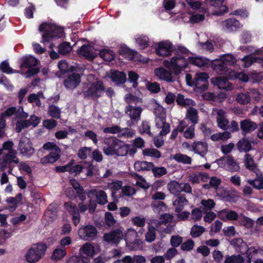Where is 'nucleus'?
Here are the masks:
<instances>
[{"label": "nucleus", "instance_id": "f257e3e1", "mask_svg": "<svg viewBox=\"0 0 263 263\" xmlns=\"http://www.w3.org/2000/svg\"><path fill=\"white\" fill-rule=\"evenodd\" d=\"M39 30L43 32L42 42L48 43L54 38H61L64 34V29L55 24L43 22L39 26Z\"/></svg>", "mask_w": 263, "mask_h": 263}, {"label": "nucleus", "instance_id": "f03ea898", "mask_svg": "<svg viewBox=\"0 0 263 263\" xmlns=\"http://www.w3.org/2000/svg\"><path fill=\"white\" fill-rule=\"evenodd\" d=\"M189 64V58L186 59L184 56L180 54L173 57L170 61H163L164 66L172 70L175 76L179 75L182 71L184 70Z\"/></svg>", "mask_w": 263, "mask_h": 263}, {"label": "nucleus", "instance_id": "7ed1b4c3", "mask_svg": "<svg viewBox=\"0 0 263 263\" xmlns=\"http://www.w3.org/2000/svg\"><path fill=\"white\" fill-rule=\"evenodd\" d=\"M47 249V245L45 242L33 243L25 255L26 261L29 263H35L39 261L44 256Z\"/></svg>", "mask_w": 263, "mask_h": 263}, {"label": "nucleus", "instance_id": "20e7f679", "mask_svg": "<svg viewBox=\"0 0 263 263\" xmlns=\"http://www.w3.org/2000/svg\"><path fill=\"white\" fill-rule=\"evenodd\" d=\"M42 147L45 150L49 151L50 153L41 159L40 163L42 164L53 163L60 158L61 150L54 142H48Z\"/></svg>", "mask_w": 263, "mask_h": 263}, {"label": "nucleus", "instance_id": "39448f33", "mask_svg": "<svg viewBox=\"0 0 263 263\" xmlns=\"http://www.w3.org/2000/svg\"><path fill=\"white\" fill-rule=\"evenodd\" d=\"M105 89L103 81L97 80L89 84L87 89L83 91V95L85 99L98 100L102 96Z\"/></svg>", "mask_w": 263, "mask_h": 263}, {"label": "nucleus", "instance_id": "423d86ee", "mask_svg": "<svg viewBox=\"0 0 263 263\" xmlns=\"http://www.w3.org/2000/svg\"><path fill=\"white\" fill-rule=\"evenodd\" d=\"M218 166L221 167H225L227 170L231 172H236L240 170L238 163L234 160L232 156H222L215 161Z\"/></svg>", "mask_w": 263, "mask_h": 263}, {"label": "nucleus", "instance_id": "0eeeda50", "mask_svg": "<svg viewBox=\"0 0 263 263\" xmlns=\"http://www.w3.org/2000/svg\"><path fill=\"white\" fill-rule=\"evenodd\" d=\"M15 151H8L2 156V160L0 163V170L4 172L8 167L15 166L19 163V159L17 157Z\"/></svg>", "mask_w": 263, "mask_h": 263}, {"label": "nucleus", "instance_id": "6e6552de", "mask_svg": "<svg viewBox=\"0 0 263 263\" xmlns=\"http://www.w3.org/2000/svg\"><path fill=\"white\" fill-rule=\"evenodd\" d=\"M209 76L205 72L196 73L195 76V90L197 92H202L207 90L209 86Z\"/></svg>", "mask_w": 263, "mask_h": 263}, {"label": "nucleus", "instance_id": "1a4fd4ad", "mask_svg": "<svg viewBox=\"0 0 263 263\" xmlns=\"http://www.w3.org/2000/svg\"><path fill=\"white\" fill-rule=\"evenodd\" d=\"M80 237L84 239H94L97 234L96 228L91 224L84 226L78 231Z\"/></svg>", "mask_w": 263, "mask_h": 263}, {"label": "nucleus", "instance_id": "9d476101", "mask_svg": "<svg viewBox=\"0 0 263 263\" xmlns=\"http://www.w3.org/2000/svg\"><path fill=\"white\" fill-rule=\"evenodd\" d=\"M18 151L22 155L28 157L31 156L35 152L34 148L32 146V143L26 139H22L20 140Z\"/></svg>", "mask_w": 263, "mask_h": 263}, {"label": "nucleus", "instance_id": "9b49d317", "mask_svg": "<svg viewBox=\"0 0 263 263\" xmlns=\"http://www.w3.org/2000/svg\"><path fill=\"white\" fill-rule=\"evenodd\" d=\"M258 127V125L249 119H245L240 122V128L241 134L246 136L250 134Z\"/></svg>", "mask_w": 263, "mask_h": 263}, {"label": "nucleus", "instance_id": "f8f14e48", "mask_svg": "<svg viewBox=\"0 0 263 263\" xmlns=\"http://www.w3.org/2000/svg\"><path fill=\"white\" fill-rule=\"evenodd\" d=\"M125 113L127 114L132 121L137 122L140 120L142 109L140 106L134 105H128L125 109Z\"/></svg>", "mask_w": 263, "mask_h": 263}, {"label": "nucleus", "instance_id": "ddd939ff", "mask_svg": "<svg viewBox=\"0 0 263 263\" xmlns=\"http://www.w3.org/2000/svg\"><path fill=\"white\" fill-rule=\"evenodd\" d=\"M173 45L170 42H160L156 49V53L159 56L167 57L171 55L173 51Z\"/></svg>", "mask_w": 263, "mask_h": 263}, {"label": "nucleus", "instance_id": "4468645a", "mask_svg": "<svg viewBox=\"0 0 263 263\" xmlns=\"http://www.w3.org/2000/svg\"><path fill=\"white\" fill-rule=\"evenodd\" d=\"M121 132L122 135L123 136H126L127 137H133L134 133L133 132L130 131V130L128 128H125L122 129V128L118 125H112L110 127H106L104 128L103 132L105 134H117Z\"/></svg>", "mask_w": 263, "mask_h": 263}, {"label": "nucleus", "instance_id": "2eb2a0df", "mask_svg": "<svg viewBox=\"0 0 263 263\" xmlns=\"http://www.w3.org/2000/svg\"><path fill=\"white\" fill-rule=\"evenodd\" d=\"M123 238L122 231L120 229H116L104 235L105 241L115 244L118 243Z\"/></svg>", "mask_w": 263, "mask_h": 263}, {"label": "nucleus", "instance_id": "dca6fc26", "mask_svg": "<svg viewBox=\"0 0 263 263\" xmlns=\"http://www.w3.org/2000/svg\"><path fill=\"white\" fill-rule=\"evenodd\" d=\"M81 82V77L79 74L72 73L64 80L63 84L64 86L69 89L76 88Z\"/></svg>", "mask_w": 263, "mask_h": 263}, {"label": "nucleus", "instance_id": "f3484780", "mask_svg": "<svg viewBox=\"0 0 263 263\" xmlns=\"http://www.w3.org/2000/svg\"><path fill=\"white\" fill-rule=\"evenodd\" d=\"M211 82L220 89L227 90L230 89V84L228 82V79L225 77L218 76L213 78L211 80Z\"/></svg>", "mask_w": 263, "mask_h": 263}, {"label": "nucleus", "instance_id": "a211bd4d", "mask_svg": "<svg viewBox=\"0 0 263 263\" xmlns=\"http://www.w3.org/2000/svg\"><path fill=\"white\" fill-rule=\"evenodd\" d=\"M211 67L214 71L220 74L226 73L229 69V67L220 59L212 61L211 62Z\"/></svg>", "mask_w": 263, "mask_h": 263}, {"label": "nucleus", "instance_id": "6ab92c4d", "mask_svg": "<svg viewBox=\"0 0 263 263\" xmlns=\"http://www.w3.org/2000/svg\"><path fill=\"white\" fill-rule=\"evenodd\" d=\"M156 76L158 77L160 79L163 80L167 82H173L172 70H167L164 68L159 67L155 70Z\"/></svg>", "mask_w": 263, "mask_h": 263}, {"label": "nucleus", "instance_id": "aec40b11", "mask_svg": "<svg viewBox=\"0 0 263 263\" xmlns=\"http://www.w3.org/2000/svg\"><path fill=\"white\" fill-rule=\"evenodd\" d=\"M240 23L235 18H230L222 22V29L227 31H233L240 28Z\"/></svg>", "mask_w": 263, "mask_h": 263}, {"label": "nucleus", "instance_id": "412c9836", "mask_svg": "<svg viewBox=\"0 0 263 263\" xmlns=\"http://www.w3.org/2000/svg\"><path fill=\"white\" fill-rule=\"evenodd\" d=\"M188 200L186 199L185 195L178 194L173 202L174 205L176 206L175 210V212L180 213L184 209V205L188 204Z\"/></svg>", "mask_w": 263, "mask_h": 263}, {"label": "nucleus", "instance_id": "4be33fe9", "mask_svg": "<svg viewBox=\"0 0 263 263\" xmlns=\"http://www.w3.org/2000/svg\"><path fill=\"white\" fill-rule=\"evenodd\" d=\"M111 80L116 85H120L124 84L126 80V74L123 71L114 70L111 72Z\"/></svg>", "mask_w": 263, "mask_h": 263}, {"label": "nucleus", "instance_id": "5701e85b", "mask_svg": "<svg viewBox=\"0 0 263 263\" xmlns=\"http://www.w3.org/2000/svg\"><path fill=\"white\" fill-rule=\"evenodd\" d=\"M78 53L89 61H92L96 57L92 47L89 45H83L78 50Z\"/></svg>", "mask_w": 263, "mask_h": 263}, {"label": "nucleus", "instance_id": "b1692460", "mask_svg": "<svg viewBox=\"0 0 263 263\" xmlns=\"http://www.w3.org/2000/svg\"><path fill=\"white\" fill-rule=\"evenodd\" d=\"M237 148L239 152H244L246 154L253 148L251 141L247 138L243 137L237 142Z\"/></svg>", "mask_w": 263, "mask_h": 263}, {"label": "nucleus", "instance_id": "393cba45", "mask_svg": "<svg viewBox=\"0 0 263 263\" xmlns=\"http://www.w3.org/2000/svg\"><path fill=\"white\" fill-rule=\"evenodd\" d=\"M90 194L96 197V201L99 204L104 205L107 202V196L104 191L90 190L89 191V194Z\"/></svg>", "mask_w": 263, "mask_h": 263}, {"label": "nucleus", "instance_id": "a878e982", "mask_svg": "<svg viewBox=\"0 0 263 263\" xmlns=\"http://www.w3.org/2000/svg\"><path fill=\"white\" fill-rule=\"evenodd\" d=\"M154 167V163L151 162L147 161H136L134 163V169L137 172H141L144 171H151Z\"/></svg>", "mask_w": 263, "mask_h": 263}, {"label": "nucleus", "instance_id": "bb28decb", "mask_svg": "<svg viewBox=\"0 0 263 263\" xmlns=\"http://www.w3.org/2000/svg\"><path fill=\"white\" fill-rule=\"evenodd\" d=\"M190 64L199 67H208L209 60L202 57H189Z\"/></svg>", "mask_w": 263, "mask_h": 263}, {"label": "nucleus", "instance_id": "cd10ccee", "mask_svg": "<svg viewBox=\"0 0 263 263\" xmlns=\"http://www.w3.org/2000/svg\"><path fill=\"white\" fill-rule=\"evenodd\" d=\"M192 148L195 153L202 156V154L208 151V144L205 142H195L192 145Z\"/></svg>", "mask_w": 263, "mask_h": 263}, {"label": "nucleus", "instance_id": "c85d7f7f", "mask_svg": "<svg viewBox=\"0 0 263 263\" xmlns=\"http://www.w3.org/2000/svg\"><path fill=\"white\" fill-rule=\"evenodd\" d=\"M182 183H179L176 181H171L167 184V188L171 194L177 195L182 191Z\"/></svg>", "mask_w": 263, "mask_h": 263}, {"label": "nucleus", "instance_id": "c756f323", "mask_svg": "<svg viewBox=\"0 0 263 263\" xmlns=\"http://www.w3.org/2000/svg\"><path fill=\"white\" fill-rule=\"evenodd\" d=\"M223 263H245L243 257L239 255H233L225 256V260Z\"/></svg>", "mask_w": 263, "mask_h": 263}, {"label": "nucleus", "instance_id": "7c9ffc66", "mask_svg": "<svg viewBox=\"0 0 263 263\" xmlns=\"http://www.w3.org/2000/svg\"><path fill=\"white\" fill-rule=\"evenodd\" d=\"M119 53L123 56L128 57L133 59L137 54V51L129 48L127 46L124 45L120 47Z\"/></svg>", "mask_w": 263, "mask_h": 263}, {"label": "nucleus", "instance_id": "2f4dec72", "mask_svg": "<svg viewBox=\"0 0 263 263\" xmlns=\"http://www.w3.org/2000/svg\"><path fill=\"white\" fill-rule=\"evenodd\" d=\"M48 113L53 118L59 119L61 117V109L54 105H49Z\"/></svg>", "mask_w": 263, "mask_h": 263}, {"label": "nucleus", "instance_id": "473e14b6", "mask_svg": "<svg viewBox=\"0 0 263 263\" xmlns=\"http://www.w3.org/2000/svg\"><path fill=\"white\" fill-rule=\"evenodd\" d=\"M245 164L246 167L251 171H254L256 168V164L251 155L246 154L245 156Z\"/></svg>", "mask_w": 263, "mask_h": 263}, {"label": "nucleus", "instance_id": "72a5a7b5", "mask_svg": "<svg viewBox=\"0 0 263 263\" xmlns=\"http://www.w3.org/2000/svg\"><path fill=\"white\" fill-rule=\"evenodd\" d=\"M220 59L222 60L226 65L229 66H234L236 63V59L232 54H226L220 57Z\"/></svg>", "mask_w": 263, "mask_h": 263}, {"label": "nucleus", "instance_id": "f704fd0d", "mask_svg": "<svg viewBox=\"0 0 263 263\" xmlns=\"http://www.w3.org/2000/svg\"><path fill=\"white\" fill-rule=\"evenodd\" d=\"M128 144H125L120 140V143L116 149V155L120 156H125L128 154Z\"/></svg>", "mask_w": 263, "mask_h": 263}, {"label": "nucleus", "instance_id": "c9c22d12", "mask_svg": "<svg viewBox=\"0 0 263 263\" xmlns=\"http://www.w3.org/2000/svg\"><path fill=\"white\" fill-rule=\"evenodd\" d=\"M173 158L177 162L182 163L183 164H190L192 162V159L191 157L181 153H178L174 155Z\"/></svg>", "mask_w": 263, "mask_h": 263}, {"label": "nucleus", "instance_id": "e433bc0d", "mask_svg": "<svg viewBox=\"0 0 263 263\" xmlns=\"http://www.w3.org/2000/svg\"><path fill=\"white\" fill-rule=\"evenodd\" d=\"M100 57L104 61L110 62L115 58L112 51L110 49H103L99 52Z\"/></svg>", "mask_w": 263, "mask_h": 263}, {"label": "nucleus", "instance_id": "4c0bfd02", "mask_svg": "<svg viewBox=\"0 0 263 263\" xmlns=\"http://www.w3.org/2000/svg\"><path fill=\"white\" fill-rule=\"evenodd\" d=\"M66 254L65 248H57L53 252L51 258L55 260H59L62 259Z\"/></svg>", "mask_w": 263, "mask_h": 263}, {"label": "nucleus", "instance_id": "58836bf2", "mask_svg": "<svg viewBox=\"0 0 263 263\" xmlns=\"http://www.w3.org/2000/svg\"><path fill=\"white\" fill-rule=\"evenodd\" d=\"M151 206L158 213L164 212L166 209V204L162 201H153L151 203Z\"/></svg>", "mask_w": 263, "mask_h": 263}, {"label": "nucleus", "instance_id": "ea45409f", "mask_svg": "<svg viewBox=\"0 0 263 263\" xmlns=\"http://www.w3.org/2000/svg\"><path fill=\"white\" fill-rule=\"evenodd\" d=\"M64 207L66 210L72 215H79V210L76 204L72 202H67L64 203Z\"/></svg>", "mask_w": 263, "mask_h": 263}, {"label": "nucleus", "instance_id": "a19ab883", "mask_svg": "<svg viewBox=\"0 0 263 263\" xmlns=\"http://www.w3.org/2000/svg\"><path fill=\"white\" fill-rule=\"evenodd\" d=\"M84 164L86 165V166L83 167V168L86 171V177H91L95 175L94 172L98 170L93 164V161H85Z\"/></svg>", "mask_w": 263, "mask_h": 263}, {"label": "nucleus", "instance_id": "79ce46f5", "mask_svg": "<svg viewBox=\"0 0 263 263\" xmlns=\"http://www.w3.org/2000/svg\"><path fill=\"white\" fill-rule=\"evenodd\" d=\"M186 117L195 125L198 121L197 110L193 107H190L187 111Z\"/></svg>", "mask_w": 263, "mask_h": 263}, {"label": "nucleus", "instance_id": "37998d69", "mask_svg": "<svg viewBox=\"0 0 263 263\" xmlns=\"http://www.w3.org/2000/svg\"><path fill=\"white\" fill-rule=\"evenodd\" d=\"M229 77L230 79L232 80L239 79L243 82H247L249 80L248 76L242 72H238L233 71V72L229 75Z\"/></svg>", "mask_w": 263, "mask_h": 263}, {"label": "nucleus", "instance_id": "c03bdc74", "mask_svg": "<svg viewBox=\"0 0 263 263\" xmlns=\"http://www.w3.org/2000/svg\"><path fill=\"white\" fill-rule=\"evenodd\" d=\"M136 43L141 49H145L149 45V39L145 35H141L136 39Z\"/></svg>", "mask_w": 263, "mask_h": 263}, {"label": "nucleus", "instance_id": "a18cd8bd", "mask_svg": "<svg viewBox=\"0 0 263 263\" xmlns=\"http://www.w3.org/2000/svg\"><path fill=\"white\" fill-rule=\"evenodd\" d=\"M142 153L145 156H149L156 158H160L161 157L160 152L155 148H145L143 150Z\"/></svg>", "mask_w": 263, "mask_h": 263}, {"label": "nucleus", "instance_id": "49530a36", "mask_svg": "<svg viewBox=\"0 0 263 263\" xmlns=\"http://www.w3.org/2000/svg\"><path fill=\"white\" fill-rule=\"evenodd\" d=\"M37 65V60L34 57L26 58L23 61L21 66L27 68L35 67Z\"/></svg>", "mask_w": 263, "mask_h": 263}, {"label": "nucleus", "instance_id": "de8ad7c7", "mask_svg": "<svg viewBox=\"0 0 263 263\" xmlns=\"http://www.w3.org/2000/svg\"><path fill=\"white\" fill-rule=\"evenodd\" d=\"M71 47L69 42H64L58 46V52L59 54L65 55L71 50Z\"/></svg>", "mask_w": 263, "mask_h": 263}, {"label": "nucleus", "instance_id": "09e8293b", "mask_svg": "<svg viewBox=\"0 0 263 263\" xmlns=\"http://www.w3.org/2000/svg\"><path fill=\"white\" fill-rule=\"evenodd\" d=\"M120 140L116 137H110L104 139V142L109 147L116 149L120 143Z\"/></svg>", "mask_w": 263, "mask_h": 263}, {"label": "nucleus", "instance_id": "8fccbe9b", "mask_svg": "<svg viewBox=\"0 0 263 263\" xmlns=\"http://www.w3.org/2000/svg\"><path fill=\"white\" fill-rule=\"evenodd\" d=\"M205 231V228L202 226L195 224L191 228L190 235L193 237L200 236Z\"/></svg>", "mask_w": 263, "mask_h": 263}, {"label": "nucleus", "instance_id": "3c124183", "mask_svg": "<svg viewBox=\"0 0 263 263\" xmlns=\"http://www.w3.org/2000/svg\"><path fill=\"white\" fill-rule=\"evenodd\" d=\"M0 70L4 73L6 74H11L16 72L15 70H14L10 67L8 61H4L0 64Z\"/></svg>", "mask_w": 263, "mask_h": 263}, {"label": "nucleus", "instance_id": "603ef678", "mask_svg": "<svg viewBox=\"0 0 263 263\" xmlns=\"http://www.w3.org/2000/svg\"><path fill=\"white\" fill-rule=\"evenodd\" d=\"M236 101L241 104L245 105L250 102L251 98L248 94L240 93L237 95Z\"/></svg>", "mask_w": 263, "mask_h": 263}, {"label": "nucleus", "instance_id": "864d4df0", "mask_svg": "<svg viewBox=\"0 0 263 263\" xmlns=\"http://www.w3.org/2000/svg\"><path fill=\"white\" fill-rule=\"evenodd\" d=\"M155 177L159 178L167 174V172L164 167H154L151 169Z\"/></svg>", "mask_w": 263, "mask_h": 263}, {"label": "nucleus", "instance_id": "5fc2aeb1", "mask_svg": "<svg viewBox=\"0 0 263 263\" xmlns=\"http://www.w3.org/2000/svg\"><path fill=\"white\" fill-rule=\"evenodd\" d=\"M125 99L126 102L129 105H133L134 104V105H137V103L142 102V100L140 98L132 93L126 95Z\"/></svg>", "mask_w": 263, "mask_h": 263}, {"label": "nucleus", "instance_id": "6e6d98bb", "mask_svg": "<svg viewBox=\"0 0 263 263\" xmlns=\"http://www.w3.org/2000/svg\"><path fill=\"white\" fill-rule=\"evenodd\" d=\"M140 132L141 134L145 133L150 136H153V134L151 132V126L148 121H142L140 126Z\"/></svg>", "mask_w": 263, "mask_h": 263}, {"label": "nucleus", "instance_id": "4d7b16f0", "mask_svg": "<svg viewBox=\"0 0 263 263\" xmlns=\"http://www.w3.org/2000/svg\"><path fill=\"white\" fill-rule=\"evenodd\" d=\"M139 78L138 74L135 71H130L128 72V81L133 83V87L136 88L138 85L137 82Z\"/></svg>", "mask_w": 263, "mask_h": 263}, {"label": "nucleus", "instance_id": "13d9d810", "mask_svg": "<svg viewBox=\"0 0 263 263\" xmlns=\"http://www.w3.org/2000/svg\"><path fill=\"white\" fill-rule=\"evenodd\" d=\"M192 101L189 99H184V96L181 93H178L176 98V102L178 105L181 106H185L190 105V102Z\"/></svg>", "mask_w": 263, "mask_h": 263}, {"label": "nucleus", "instance_id": "bf43d9fd", "mask_svg": "<svg viewBox=\"0 0 263 263\" xmlns=\"http://www.w3.org/2000/svg\"><path fill=\"white\" fill-rule=\"evenodd\" d=\"M30 124L29 121L26 120H18L16 123L15 130L17 133H20L23 129L29 127Z\"/></svg>", "mask_w": 263, "mask_h": 263}, {"label": "nucleus", "instance_id": "052dcab7", "mask_svg": "<svg viewBox=\"0 0 263 263\" xmlns=\"http://www.w3.org/2000/svg\"><path fill=\"white\" fill-rule=\"evenodd\" d=\"M105 222L107 226L110 227L114 226L117 222V221L114 218L112 214L107 212L105 214Z\"/></svg>", "mask_w": 263, "mask_h": 263}, {"label": "nucleus", "instance_id": "680f3d73", "mask_svg": "<svg viewBox=\"0 0 263 263\" xmlns=\"http://www.w3.org/2000/svg\"><path fill=\"white\" fill-rule=\"evenodd\" d=\"M194 241L192 239H189L182 243L181 249L183 251H190L194 248Z\"/></svg>", "mask_w": 263, "mask_h": 263}, {"label": "nucleus", "instance_id": "e2e57ef3", "mask_svg": "<svg viewBox=\"0 0 263 263\" xmlns=\"http://www.w3.org/2000/svg\"><path fill=\"white\" fill-rule=\"evenodd\" d=\"M74 164V160H71L67 164L63 166H57L55 167V171L57 173H64L68 172L70 169V166L73 165Z\"/></svg>", "mask_w": 263, "mask_h": 263}, {"label": "nucleus", "instance_id": "0e129e2a", "mask_svg": "<svg viewBox=\"0 0 263 263\" xmlns=\"http://www.w3.org/2000/svg\"><path fill=\"white\" fill-rule=\"evenodd\" d=\"M91 148L88 147H81L78 151V156L82 160H85L87 158V155L90 152Z\"/></svg>", "mask_w": 263, "mask_h": 263}, {"label": "nucleus", "instance_id": "69168bd1", "mask_svg": "<svg viewBox=\"0 0 263 263\" xmlns=\"http://www.w3.org/2000/svg\"><path fill=\"white\" fill-rule=\"evenodd\" d=\"M201 204L204 206V209L209 210L212 209L215 205V202L212 199H202L201 201Z\"/></svg>", "mask_w": 263, "mask_h": 263}, {"label": "nucleus", "instance_id": "338daca9", "mask_svg": "<svg viewBox=\"0 0 263 263\" xmlns=\"http://www.w3.org/2000/svg\"><path fill=\"white\" fill-rule=\"evenodd\" d=\"M171 245L173 248L179 247L182 242V237L178 235L172 236L171 238Z\"/></svg>", "mask_w": 263, "mask_h": 263}, {"label": "nucleus", "instance_id": "774afa93", "mask_svg": "<svg viewBox=\"0 0 263 263\" xmlns=\"http://www.w3.org/2000/svg\"><path fill=\"white\" fill-rule=\"evenodd\" d=\"M249 183L255 189L260 190L263 189V178L256 179L253 180H249Z\"/></svg>", "mask_w": 263, "mask_h": 263}]
</instances>
